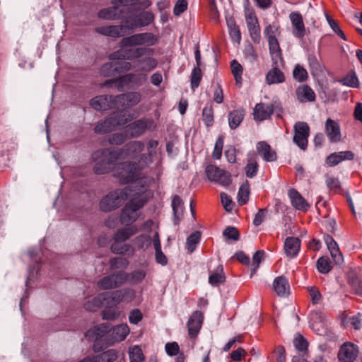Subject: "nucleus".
Returning a JSON list of instances; mask_svg holds the SVG:
<instances>
[{"label":"nucleus","mask_w":362,"mask_h":362,"mask_svg":"<svg viewBox=\"0 0 362 362\" xmlns=\"http://www.w3.org/2000/svg\"><path fill=\"white\" fill-rule=\"evenodd\" d=\"M158 41L157 37L151 33H141L124 37L120 41L121 49L110 55V59L133 60L144 55L153 53V49L144 47H132L134 46H153Z\"/></svg>","instance_id":"1"},{"label":"nucleus","mask_w":362,"mask_h":362,"mask_svg":"<svg viewBox=\"0 0 362 362\" xmlns=\"http://www.w3.org/2000/svg\"><path fill=\"white\" fill-rule=\"evenodd\" d=\"M152 180L153 179H148V180L145 181V185L142 184V180L134 182V187H137L139 185H141V188L133 194V197L122 209L120 216V221L122 224H132L139 218L141 214L140 209L148 201V196L146 192L147 186Z\"/></svg>","instance_id":"2"},{"label":"nucleus","mask_w":362,"mask_h":362,"mask_svg":"<svg viewBox=\"0 0 362 362\" xmlns=\"http://www.w3.org/2000/svg\"><path fill=\"white\" fill-rule=\"evenodd\" d=\"M123 154V149H103L94 152L91 158L95 162L93 170L95 174L103 175L112 170H115V175L121 179L118 175L122 172V163H117Z\"/></svg>","instance_id":"3"},{"label":"nucleus","mask_w":362,"mask_h":362,"mask_svg":"<svg viewBox=\"0 0 362 362\" xmlns=\"http://www.w3.org/2000/svg\"><path fill=\"white\" fill-rule=\"evenodd\" d=\"M158 143L156 140H150L147 144V154H141L136 161L133 163H122V172L119 173L122 182H130L136 179L138 173L153 163V156L156 153Z\"/></svg>","instance_id":"4"},{"label":"nucleus","mask_w":362,"mask_h":362,"mask_svg":"<svg viewBox=\"0 0 362 362\" xmlns=\"http://www.w3.org/2000/svg\"><path fill=\"white\" fill-rule=\"evenodd\" d=\"M130 191L129 188H125L110 192L100 201V209L103 211H110L118 208L127 199Z\"/></svg>","instance_id":"5"},{"label":"nucleus","mask_w":362,"mask_h":362,"mask_svg":"<svg viewBox=\"0 0 362 362\" xmlns=\"http://www.w3.org/2000/svg\"><path fill=\"white\" fill-rule=\"evenodd\" d=\"M128 121L129 119L126 117L125 115L119 112H113L103 122L98 124L95 127L94 130L98 134L111 132L116 129L117 127L126 124Z\"/></svg>","instance_id":"6"},{"label":"nucleus","mask_w":362,"mask_h":362,"mask_svg":"<svg viewBox=\"0 0 362 362\" xmlns=\"http://www.w3.org/2000/svg\"><path fill=\"white\" fill-rule=\"evenodd\" d=\"M156 127V125L151 118H141L129 124L126 127V129L131 137L136 138L144 134L147 130L153 131Z\"/></svg>","instance_id":"7"},{"label":"nucleus","mask_w":362,"mask_h":362,"mask_svg":"<svg viewBox=\"0 0 362 362\" xmlns=\"http://www.w3.org/2000/svg\"><path fill=\"white\" fill-rule=\"evenodd\" d=\"M205 173L209 180L216 182L222 186H228L232 182L229 173L220 169L214 165H207Z\"/></svg>","instance_id":"8"},{"label":"nucleus","mask_w":362,"mask_h":362,"mask_svg":"<svg viewBox=\"0 0 362 362\" xmlns=\"http://www.w3.org/2000/svg\"><path fill=\"white\" fill-rule=\"evenodd\" d=\"M127 274L119 272L106 276L98 281V286L102 290H110L119 287L127 281Z\"/></svg>","instance_id":"9"},{"label":"nucleus","mask_w":362,"mask_h":362,"mask_svg":"<svg viewBox=\"0 0 362 362\" xmlns=\"http://www.w3.org/2000/svg\"><path fill=\"white\" fill-rule=\"evenodd\" d=\"M310 134L308 124L304 122H298L294 126L293 142L300 148L305 150L308 146Z\"/></svg>","instance_id":"10"},{"label":"nucleus","mask_w":362,"mask_h":362,"mask_svg":"<svg viewBox=\"0 0 362 362\" xmlns=\"http://www.w3.org/2000/svg\"><path fill=\"white\" fill-rule=\"evenodd\" d=\"M141 100V95L138 92L122 93L115 96L117 108H130L136 105Z\"/></svg>","instance_id":"11"},{"label":"nucleus","mask_w":362,"mask_h":362,"mask_svg":"<svg viewBox=\"0 0 362 362\" xmlns=\"http://www.w3.org/2000/svg\"><path fill=\"white\" fill-rule=\"evenodd\" d=\"M154 20V15L150 11H143L126 21L127 28L132 30L138 27L148 25Z\"/></svg>","instance_id":"12"},{"label":"nucleus","mask_w":362,"mask_h":362,"mask_svg":"<svg viewBox=\"0 0 362 362\" xmlns=\"http://www.w3.org/2000/svg\"><path fill=\"white\" fill-rule=\"evenodd\" d=\"M90 105L93 109L98 111L117 108L115 96L108 95H98L93 98L90 100Z\"/></svg>","instance_id":"13"},{"label":"nucleus","mask_w":362,"mask_h":362,"mask_svg":"<svg viewBox=\"0 0 362 362\" xmlns=\"http://www.w3.org/2000/svg\"><path fill=\"white\" fill-rule=\"evenodd\" d=\"M325 132L332 143H337L341 140V133L339 124L328 118L325 124Z\"/></svg>","instance_id":"14"},{"label":"nucleus","mask_w":362,"mask_h":362,"mask_svg":"<svg viewBox=\"0 0 362 362\" xmlns=\"http://www.w3.org/2000/svg\"><path fill=\"white\" fill-rule=\"evenodd\" d=\"M204 315L200 311H194L189 317L187 323L189 336L190 338H196L199 332L203 322Z\"/></svg>","instance_id":"15"},{"label":"nucleus","mask_w":362,"mask_h":362,"mask_svg":"<svg viewBox=\"0 0 362 362\" xmlns=\"http://www.w3.org/2000/svg\"><path fill=\"white\" fill-rule=\"evenodd\" d=\"M358 354V347L351 343H346L341 346L338 358L341 362H354Z\"/></svg>","instance_id":"16"},{"label":"nucleus","mask_w":362,"mask_h":362,"mask_svg":"<svg viewBox=\"0 0 362 362\" xmlns=\"http://www.w3.org/2000/svg\"><path fill=\"white\" fill-rule=\"evenodd\" d=\"M289 18L292 24L293 35L296 37L303 38L305 35L306 30L301 14L298 12H292L289 15Z\"/></svg>","instance_id":"17"},{"label":"nucleus","mask_w":362,"mask_h":362,"mask_svg":"<svg viewBox=\"0 0 362 362\" xmlns=\"http://www.w3.org/2000/svg\"><path fill=\"white\" fill-rule=\"evenodd\" d=\"M127 25L101 26L95 29L96 32L106 36L119 37L127 33Z\"/></svg>","instance_id":"18"},{"label":"nucleus","mask_w":362,"mask_h":362,"mask_svg":"<svg viewBox=\"0 0 362 362\" xmlns=\"http://www.w3.org/2000/svg\"><path fill=\"white\" fill-rule=\"evenodd\" d=\"M292 206L297 210L306 211L310 208V204L295 189H291L288 192Z\"/></svg>","instance_id":"19"},{"label":"nucleus","mask_w":362,"mask_h":362,"mask_svg":"<svg viewBox=\"0 0 362 362\" xmlns=\"http://www.w3.org/2000/svg\"><path fill=\"white\" fill-rule=\"evenodd\" d=\"M268 45L273 64L276 66L283 65L284 62L278 39L268 41Z\"/></svg>","instance_id":"20"},{"label":"nucleus","mask_w":362,"mask_h":362,"mask_svg":"<svg viewBox=\"0 0 362 362\" xmlns=\"http://www.w3.org/2000/svg\"><path fill=\"white\" fill-rule=\"evenodd\" d=\"M256 148L259 154L266 162H273L277 158L276 153L266 141H259L257 144Z\"/></svg>","instance_id":"21"},{"label":"nucleus","mask_w":362,"mask_h":362,"mask_svg":"<svg viewBox=\"0 0 362 362\" xmlns=\"http://www.w3.org/2000/svg\"><path fill=\"white\" fill-rule=\"evenodd\" d=\"M354 154L350 151L332 153L327 157L325 163L329 166H335L343 160H351L354 159Z\"/></svg>","instance_id":"22"},{"label":"nucleus","mask_w":362,"mask_h":362,"mask_svg":"<svg viewBox=\"0 0 362 362\" xmlns=\"http://www.w3.org/2000/svg\"><path fill=\"white\" fill-rule=\"evenodd\" d=\"M300 249V241L296 237H288L284 242V251L287 257L293 258Z\"/></svg>","instance_id":"23"},{"label":"nucleus","mask_w":362,"mask_h":362,"mask_svg":"<svg viewBox=\"0 0 362 362\" xmlns=\"http://www.w3.org/2000/svg\"><path fill=\"white\" fill-rule=\"evenodd\" d=\"M297 99L300 103L313 102L315 100V93L308 85L300 86L296 90Z\"/></svg>","instance_id":"24"},{"label":"nucleus","mask_w":362,"mask_h":362,"mask_svg":"<svg viewBox=\"0 0 362 362\" xmlns=\"http://www.w3.org/2000/svg\"><path fill=\"white\" fill-rule=\"evenodd\" d=\"M273 287L279 296L286 297L289 294L290 286L288 279L283 276H278L274 279Z\"/></svg>","instance_id":"25"},{"label":"nucleus","mask_w":362,"mask_h":362,"mask_svg":"<svg viewBox=\"0 0 362 362\" xmlns=\"http://www.w3.org/2000/svg\"><path fill=\"white\" fill-rule=\"evenodd\" d=\"M273 112L274 109L272 105L263 103L257 104L254 109V119L259 121L267 119L271 116Z\"/></svg>","instance_id":"26"},{"label":"nucleus","mask_w":362,"mask_h":362,"mask_svg":"<svg viewBox=\"0 0 362 362\" xmlns=\"http://www.w3.org/2000/svg\"><path fill=\"white\" fill-rule=\"evenodd\" d=\"M266 75V82L267 84H275L283 83L285 81L284 73L278 68L279 66L274 65Z\"/></svg>","instance_id":"27"},{"label":"nucleus","mask_w":362,"mask_h":362,"mask_svg":"<svg viewBox=\"0 0 362 362\" xmlns=\"http://www.w3.org/2000/svg\"><path fill=\"white\" fill-rule=\"evenodd\" d=\"M133 74H128L118 78L110 79L103 83V86L117 83L119 90L122 91L128 85L132 84Z\"/></svg>","instance_id":"28"},{"label":"nucleus","mask_w":362,"mask_h":362,"mask_svg":"<svg viewBox=\"0 0 362 362\" xmlns=\"http://www.w3.org/2000/svg\"><path fill=\"white\" fill-rule=\"evenodd\" d=\"M244 117L245 111L243 110H234L230 112L228 119L230 129H236L243 122Z\"/></svg>","instance_id":"29"},{"label":"nucleus","mask_w":362,"mask_h":362,"mask_svg":"<svg viewBox=\"0 0 362 362\" xmlns=\"http://www.w3.org/2000/svg\"><path fill=\"white\" fill-rule=\"evenodd\" d=\"M129 332V328L127 324H121L112 329L111 336L115 341L119 342L124 340Z\"/></svg>","instance_id":"30"},{"label":"nucleus","mask_w":362,"mask_h":362,"mask_svg":"<svg viewBox=\"0 0 362 362\" xmlns=\"http://www.w3.org/2000/svg\"><path fill=\"white\" fill-rule=\"evenodd\" d=\"M137 232L138 228L136 226L127 225L126 227L117 230L115 235V238H117V240H120L124 242L135 235Z\"/></svg>","instance_id":"31"},{"label":"nucleus","mask_w":362,"mask_h":362,"mask_svg":"<svg viewBox=\"0 0 362 362\" xmlns=\"http://www.w3.org/2000/svg\"><path fill=\"white\" fill-rule=\"evenodd\" d=\"M128 354L130 362H144L145 356L141 348L138 345H134L129 348Z\"/></svg>","instance_id":"32"},{"label":"nucleus","mask_w":362,"mask_h":362,"mask_svg":"<svg viewBox=\"0 0 362 362\" xmlns=\"http://www.w3.org/2000/svg\"><path fill=\"white\" fill-rule=\"evenodd\" d=\"M250 185L248 181H245L239 188L238 192V202L240 205L245 204L249 199L250 196Z\"/></svg>","instance_id":"33"},{"label":"nucleus","mask_w":362,"mask_h":362,"mask_svg":"<svg viewBox=\"0 0 362 362\" xmlns=\"http://www.w3.org/2000/svg\"><path fill=\"white\" fill-rule=\"evenodd\" d=\"M264 35L267 41L277 39L281 35L280 27L276 24H269L264 29Z\"/></svg>","instance_id":"34"},{"label":"nucleus","mask_w":362,"mask_h":362,"mask_svg":"<svg viewBox=\"0 0 362 362\" xmlns=\"http://www.w3.org/2000/svg\"><path fill=\"white\" fill-rule=\"evenodd\" d=\"M114 4L115 6H114L112 7L104 8V9L101 10L98 13L99 18H103V19H110V20L119 18V14L118 13L117 5H120V4L119 3Z\"/></svg>","instance_id":"35"},{"label":"nucleus","mask_w":362,"mask_h":362,"mask_svg":"<svg viewBox=\"0 0 362 362\" xmlns=\"http://www.w3.org/2000/svg\"><path fill=\"white\" fill-rule=\"evenodd\" d=\"M103 298L104 301H105L107 304L112 303L117 305L120 302L123 301V296L122 295L121 289L111 293H103Z\"/></svg>","instance_id":"36"},{"label":"nucleus","mask_w":362,"mask_h":362,"mask_svg":"<svg viewBox=\"0 0 362 362\" xmlns=\"http://www.w3.org/2000/svg\"><path fill=\"white\" fill-rule=\"evenodd\" d=\"M112 4L119 3L123 6H136L139 5L142 8H148L151 5L150 0H112Z\"/></svg>","instance_id":"37"},{"label":"nucleus","mask_w":362,"mask_h":362,"mask_svg":"<svg viewBox=\"0 0 362 362\" xmlns=\"http://www.w3.org/2000/svg\"><path fill=\"white\" fill-rule=\"evenodd\" d=\"M118 357L115 349H108L97 356L98 362H114Z\"/></svg>","instance_id":"38"},{"label":"nucleus","mask_w":362,"mask_h":362,"mask_svg":"<svg viewBox=\"0 0 362 362\" xmlns=\"http://www.w3.org/2000/svg\"><path fill=\"white\" fill-rule=\"evenodd\" d=\"M104 301L103 293L98 295L84 304V308L88 311H95L101 306Z\"/></svg>","instance_id":"39"},{"label":"nucleus","mask_w":362,"mask_h":362,"mask_svg":"<svg viewBox=\"0 0 362 362\" xmlns=\"http://www.w3.org/2000/svg\"><path fill=\"white\" fill-rule=\"evenodd\" d=\"M310 68L313 75L322 73L323 66L317 59V57L314 54H310L308 58Z\"/></svg>","instance_id":"40"},{"label":"nucleus","mask_w":362,"mask_h":362,"mask_svg":"<svg viewBox=\"0 0 362 362\" xmlns=\"http://www.w3.org/2000/svg\"><path fill=\"white\" fill-rule=\"evenodd\" d=\"M114 240V243L111 245V250L113 253L124 254L129 250L130 246L126 243H124L123 241L117 240V238L115 237Z\"/></svg>","instance_id":"41"},{"label":"nucleus","mask_w":362,"mask_h":362,"mask_svg":"<svg viewBox=\"0 0 362 362\" xmlns=\"http://www.w3.org/2000/svg\"><path fill=\"white\" fill-rule=\"evenodd\" d=\"M202 120L206 127H211L214 124V110L211 105L206 106L202 110Z\"/></svg>","instance_id":"42"},{"label":"nucleus","mask_w":362,"mask_h":362,"mask_svg":"<svg viewBox=\"0 0 362 362\" xmlns=\"http://www.w3.org/2000/svg\"><path fill=\"white\" fill-rule=\"evenodd\" d=\"M224 280L225 276L221 267H218L216 271L212 273L209 278V282L213 286H216L223 282Z\"/></svg>","instance_id":"43"},{"label":"nucleus","mask_w":362,"mask_h":362,"mask_svg":"<svg viewBox=\"0 0 362 362\" xmlns=\"http://www.w3.org/2000/svg\"><path fill=\"white\" fill-rule=\"evenodd\" d=\"M231 71L235 78L236 83L241 84L242 74H243V66L236 60H233L230 64Z\"/></svg>","instance_id":"44"},{"label":"nucleus","mask_w":362,"mask_h":362,"mask_svg":"<svg viewBox=\"0 0 362 362\" xmlns=\"http://www.w3.org/2000/svg\"><path fill=\"white\" fill-rule=\"evenodd\" d=\"M201 238V234L199 231L192 233L187 239V248L189 252H192L199 243Z\"/></svg>","instance_id":"45"},{"label":"nucleus","mask_w":362,"mask_h":362,"mask_svg":"<svg viewBox=\"0 0 362 362\" xmlns=\"http://www.w3.org/2000/svg\"><path fill=\"white\" fill-rule=\"evenodd\" d=\"M293 76L297 81L303 82L307 80L308 75L305 68L297 64L293 71Z\"/></svg>","instance_id":"46"},{"label":"nucleus","mask_w":362,"mask_h":362,"mask_svg":"<svg viewBox=\"0 0 362 362\" xmlns=\"http://www.w3.org/2000/svg\"><path fill=\"white\" fill-rule=\"evenodd\" d=\"M127 275V280L132 284H138L144 279L146 273L143 269H136Z\"/></svg>","instance_id":"47"},{"label":"nucleus","mask_w":362,"mask_h":362,"mask_svg":"<svg viewBox=\"0 0 362 362\" xmlns=\"http://www.w3.org/2000/svg\"><path fill=\"white\" fill-rule=\"evenodd\" d=\"M317 269L322 274H327L332 269L329 260L327 257H320L317 261Z\"/></svg>","instance_id":"48"},{"label":"nucleus","mask_w":362,"mask_h":362,"mask_svg":"<svg viewBox=\"0 0 362 362\" xmlns=\"http://www.w3.org/2000/svg\"><path fill=\"white\" fill-rule=\"evenodd\" d=\"M202 79V71L200 66H196L193 69L191 74V86L193 90L197 88Z\"/></svg>","instance_id":"49"},{"label":"nucleus","mask_w":362,"mask_h":362,"mask_svg":"<svg viewBox=\"0 0 362 362\" xmlns=\"http://www.w3.org/2000/svg\"><path fill=\"white\" fill-rule=\"evenodd\" d=\"M125 148L129 152L137 153L144 150V144L141 141H132L125 146Z\"/></svg>","instance_id":"50"},{"label":"nucleus","mask_w":362,"mask_h":362,"mask_svg":"<svg viewBox=\"0 0 362 362\" xmlns=\"http://www.w3.org/2000/svg\"><path fill=\"white\" fill-rule=\"evenodd\" d=\"M325 183L329 189L334 192L338 191L341 187L340 182L338 178L327 175H325Z\"/></svg>","instance_id":"51"},{"label":"nucleus","mask_w":362,"mask_h":362,"mask_svg":"<svg viewBox=\"0 0 362 362\" xmlns=\"http://www.w3.org/2000/svg\"><path fill=\"white\" fill-rule=\"evenodd\" d=\"M341 83L346 86L358 88L359 81L355 74H351L341 80Z\"/></svg>","instance_id":"52"},{"label":"nucleus","mask_w":362,"mask_h":362,"mask_svg":"<svg viewBox=\"0 0 362 362\" xmlns=\"http://www.w3.org/2000/svg\"><path fill=\"white\" fill-rule=\"evenodd\" d=\"M326 19L332 30L341 39H343L344 40H346V37L344 33L339 28L337 23L334 19H332L329 15H326Z\"/></svg>","instance_id":"53"},{"label":"nucleus","mask_w":362,"mask_h":362,"mask_svg":"<svg viewBox=\"0 0 362 362\" xmlns=\"http://www.w3.org/2000/svg\"><path fill=\"white\" fill-rule=\"evenodd\" d=\"M144 66L141 68V71L149 72L156 68L158 65V61L153 57L144 58L142 61Z\"/></svg>","instance_id":"54"},{"label":"nucleus","mask_w":362,"mask_h":362,"mask_svg":"<svg viewBox=\"0 0 362 362\" xmlns=\"http://www.w3.org/2000/svg\"><path fill=\"white\" fill-rule=\"evenodd\" d=\"M245 170L246 176L249 178H252L257 175L258 164L256 161H249L246 165Z\"/></svg>","instance_id":"55"},{"label":"nucleus","mask_w":362,"mask_h":362,"mask_svg":"<svg viewBox=\"0 0 362 362\" xmlns=\"http://www.w3.org/2000/svg\"><path fill=\"white\" fill-rule=\"evenodd\" d=\"M126 134L123 133H115L109 136L108 141L112 145H121L126 141Z\"/></svg>","instance_id":"56"},{"label":"nucleus","mask_w":362,"mask_h":362,"mask_svg":"<svg viewBox=\"0 0 362 362\" xmlns=\"http://www.w3.org/2000/svg\"><path fill=\"white\" fill-rule=\"evenodd\" d=\"M223 146V137L222 136H220L216 139L214 149L213 151V158L215 159H219L221 157L222 155V150Z\"/></svg>","instance_id":"57"},{"label":"nucleus","mask_w":362,"mask_h":362,"mask_svg":"<svg viewBox=\"0 0 362 362\" xmlns=\"http://www.w3.org/2000/svg\"><path fill=\"white\" fill-rule=\"evenodd\" d=\"M349 282L355 293L362 296V280L357 276H352L349 279Z\"/></svg>","instance_id":"58"},{"label":"nucleus","mask_w":362,"mask_h":362,"mask_svg":"<svg viewBox=\"0 0 362 362\" xmlns=\"http://www.w3.org/2000/svg\"><path fill=\"white\" fill-rule=\"evenodd\" d=\"M264 255V252L262 250L257 251L254 254V255L252 257V266L253 267V269H252L251 275L255 274V272L257 271V269H258L259 264L263 259Z\"/></svg>","instance_id":"59"},{"label":"nucleus","mask_w":362,"mask_h":362,"mask_svg":"<svg viewBox=\"0 0 362 362\" xmlns=\"http://www.w3.org/2000/svg\"><path fill=\"white\" fill-rule=\"evenodd\" d=\"M250 36L255 44H259L261 41V30L259 25H256L255 28H250L248 30Z\"/></svg>","instance_id":"60"},{"label":"nucleus","mask_w":362,"mask_h":362,"mask_svg":"<svg viewBox=\"0 0 362 362\" xmlns=\"http://www.w3.org/2000/svg\"><path fill=\"white\" fill-rule=\"evenodd\" d=\"M103 317L106 320H115L119 316V312L111 307L106 308L102 313Z\"/></svg>","instance_id":"61"},{"label":"nucleus","mask_w":362,"mask_h":362,"mask_svg":"<svg viewBox=\"0 0 362 362\" xmlns=\"http://www.w3.org/2000/svg\"><path fill=\"white\" fill-rule=\"evenodd\" d=\"M245 20L248 30L250 28H255L256 25H259L258 20L253 11H247L245 13Z\"/></svg>","instance_id":"62"},{"label":"nucleus","mask_w":362,"mask_h":362,"mask_svg":"<svg viewBox=\"0 0 362 362\" xmlns=\"http://www.w3.org/2000/svg\"><path fill=\"white\" fill-rule=\"evenodd\" d=\"M129 264L127 259L122 257H115L110 260L111 267L113 269L126 268Z\"/></svg>","instance_id":"63"},{"label":"nucleus","mask_w":362,"mask_h":362,"mask_svg":"<svg viewBox=\"0 0 362 362\" xmlns=\"http://www.w3.org/2000/svg\"><path fill=\"white\" fill-rule=\"evenodd\" d=\"M142 318L143 314L139 309H134L129 313V320L132 324L137 325Z\"/></svg>","instance_id":"64"}]
</instances>
